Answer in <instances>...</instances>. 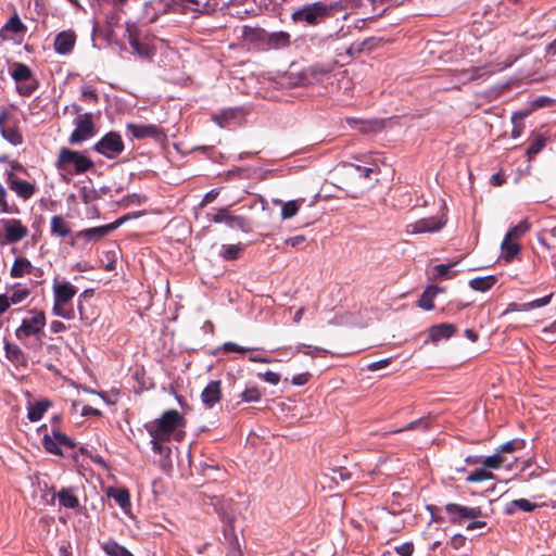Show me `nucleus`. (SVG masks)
Masks as SVG:
<instances>
[{
  "label": "nucleus",
  "instance_id": "obj_1",
  "mask_svg": "<svg viewBox=\"0 0 556 556\" xmlns=\"http://www.w3.org/2000/svg\"><path fill=\"white\" fill-rule=\"evenodd\" d=\"M184 425L185 419L182 415L175 409H170L165 412L159 419L147 425L146 429L151 438L168 441L172 433Z\"/></svg>",
  "mask_w": 556,
  "mask_h": 556
},
{
  "label": "nucleus",
  "instance_id": "obj_2",
  "mask_svg": "<svg viewBox=\"0 0 556 556\" xmlns=\"http://www.w3.org/2000/svg\"><path fill=\"white\" fill-rule=\"evenodd\" d=\"M71 165L74 167V173L78 175L90 170L94 166L92 160L80 152L61 148L55 162L56 168L68 170Z\"/></svg>",
  "mask_w": 556,
  "mask_h": 556
},
{
  "label": "nucleus",
  "instance_id": "obj_3",
  "mask_svg": "<svg viewBox=\"0 0 556 556\" xmlns=\"http://www.w3.org/2000/svg\"><path fill=\"white\" fill-rule=\"evenodd\" d=\"M330 12V9L324 2H314L305 4L295 10L291 18L295 23H306L308 25L319 24Z\"/></svg>",
  "mask_w": 556,
  "mask_h": 556
},
{
  "label": "nucleus",
  "instance_id": "obj_4",
  "mask_svg": "<svg viewBox=\"0 0 556 556\" xmlns=\"http://www.w3.org/2000/svg\"><path fill=\"white\" fill-rule=\"evenodd\" d=\"M237 514L238 509L236 507V503L233 502V500L222 496L217 515L219 516L220 520L225 523L224 536L230 544L237 542L233 529V523L237 519Z\"/></svg>",
  "mask_w": 556,
  "mask_h": 556
},
{
  "label": "nucleus",
  "instance_id": "obj_5",
  "mask_svg": "<svg viewBox=\"0 0 556 556\" xmlns=\"http://www.w3.org/2000/svg\"><path fill=\"white\" fill-rule=\"evenodd\" d=\"M74 124L75 129L68 138L71 144H79L92 138L97 132L92 113L79 114L75 118Z\"/></svg>",
  "mask_w": 556,
  "mask_h": 556
},
{
  "label": "nucleus",
  "instance_id": "obj_6",
  "mask_svg": "<svg viewBox=\"0 0 556 556\" xmlns=\"http://www.w3.org/2000/svg\"><path fill=\"white\" fill-rule=\"evenodd\" d=\"M92 149L108 159H115L124 151L125 146L118 132L110 131Z\"/></svg>",
  "mask_w": 556,
  "mask_h": 556
},
{
  "label": "nucleus",
  "instance_id": "obj_7",
  "mask_svg": "<svg viewBox=\"0 0 556 556\" xmlns=\"http://www.w3.org/2000/svg\"><path fill=\"white\" fill-rule=\"evenodd\" d=\"M29 314L30 316L24 318L15 331L16 338L20 340L38 334L46 326V315L42 311L34 309Z\"/></svg>",
  "mask_w": 556,
  "mask_h": 556
},
{
  "label": "nucleus",
  "instance_id": "obj_8",
  "mask_svg": "<svg viewBox=\"0 0 556 556\" xmlns=\"http://www.w3.org/2000/svg\"><path fill=\"white\" fill-rule=\"evenodd\" d=\"M0 224L3 229V236L0 237L2 243H16L28 236V228L20 219H1Z\"/></svg>",
  "mask_w": 556,
  "mask_h": 556
},
{
  "label": "nucleus",
  "instance_id": "obj_9",
  "mask_svg": "<svg viewBox=\"0 0 556 556\" xmlns=\"http://www.w3.org/2000/svg\"><path fill=\"white\" fill-rule=\"evenodd\" d=\"M445 224L446 218L444 215L425 217L408 224L406 226V232L409 235L437 232L441 230L445 226Z\"/></svg>",
  "mask_w": 556,
  "mask_h": 556
},
{
  "label": "nucleus",
  "instance_id": "obj_10",
  "mask_svg": "<svg viewBox=\"0 0 556 556\" xmlns=\"http://www.w3.org/2000/svg\"><path fill=\"white\" fill-rule=\"evenodd\" d=\"M126 31L128 36V42L134 51L142 59H150L154 54V50L148 42L141 41V30L134 23H127Z\"/></svg>",
  "mask_w": 556,
  "mask_h": 556
},
{
  "label": "nucleus",
  "instance_id": "obj_11",
  "mask_svg": "<svg viewBox=\"0 0 556 556\" xmlns=\"http://www.w3.org/2000/svg\"><path fill=\"white\" fill-rule=\"evenodd\" d=\"M125 220L126 217H121L108 225L83 229L75 233V238L84 239L86 242H97L102 238L106 237L113 230L117 229Z\"/></svg>",
  "mask_w": 556,
  "mask_h": 556
},
{
  "label": "nucleus",
  "instance_id": "obj_12",
  "mask_svg": "<svg viewBox=\"0 0 556 556\" xmlns=\"http://www.w3.org/2000/svg\"><path fill=\"white\" fill-rule=\"evenodd\" d=\"M128 134L135 139L152 138L156 141H162L166 138L165 131L154 124H132L126 125Z\"/></svg>",
  "mask_w": 556,
  "mask_h": 556
},
{
  "label": "nucleus",
  "instance_id": "obj_13",
  "mask_svg": "<svg viewBox=\"0 0 556 556\" xmlns=\"http://www.w3.org/2000/svg\"><path fill=\"white\" fill-rule=\"evenodd\" d=\"M445 510L450 516V522L457 525H460L466 519H477L482 516L479 507L463 506L455 503L447 504Z\"/></svg>",
  "mask_w": 556,
  "mask_h": 556
},
{
  "label": "nucleus",
  "instance_id": "obj_14",
  "mask_svg": "<svg viewBox=\"0 0 556 556\" xmlns=\"http://www.w3.org/2000/svg\"><path fill=\"white\" fill-rule=\"evenodd\" d=\"M214 223H225L231 228H237L243 232H249L252 229L251 223L247 217L233 215L228 208L223 207L212 217Z\"/></svg>",
  "mask_w": 556,
  "mask_h": 556
},
{
  "label": "nucleus",
  "instance_id": "obj_15",
  "mask_svg": "<svg viewBox=\"0 0 556 556\" xmlns=\"http://www.w3.org/2000/svg\"><path fill=\"white\" fill-rule=\"evenodd\" d=\"M0 132L5 140L14 146L21 144L23 141L16 122L12 121L5 111L0 113Z\"/></svg>",
  "mask_w": 556,
  "mask_h": 556
},
{
  "label": "nucleus",
  "instance_id": "obj_16",
  "mask_svg": "<svg viewBox=\"0 0 556 556\" xmlns=\"http://www.w3.org/2000/svg\"><path fill=\"white\" fill-rule=\"evenodd\" d=\"M8 184L10 189L13 190L23 200L30 199L36 191V186L34 184L14 178L12 170L8 173Z\"/></svg>",
  "mask_w": 556,
  "mask_h": 556
},
{
  "label": "nucleus",
  "instance_id": "obj_17",
  "mask_svg": "<svg viewBox=\"0 0 556 556\" xmlns=\"http://www.w3.org/2000/svg\"><path fill=\"white\" fill-rule=\"evenodd\" d=\"M76 36L71 30H64L59 33L54 38V50L59 54H68L74 49Z\"/></svg>",
  "mask_w": 556,
  "mask_h": 556
},
{
  "label": "nucleus",
  "instance_id": "obj_18",
  "mask_svg": "<svg viewBox=\"0 0 556 556\" xmlns=\"http://www.w3.org/2000/svg\"><path fill=\"white\" fill-rule=\"evenodd\" d=\"M222 399L220 381H211L202 391L201 400L202 403L207 407L212 408Z\"/></svg>",
  "mask_w": 556,
  "mask_h": 556
},
{
  "label": "nucleus",
  "instance_id": "obj_19",
  "mask_svg": "<svg viewBox=\"0 0 556 556\" xmlns=\"http://www.w3.org/2000/svg\"><path fill=\"white\" fill-rule=\"evenodd\" d=\"M76 292V288L70 282H54L53 285L54 302L56 303L66 304L74 298Z\"/></svg>",
  "mask_w": 556,
  "mask_h": 556
},
{
  "label": "nucleus",
  "instance_id": "obj_20",
  "mask_svg": "<svg viewBox=\"0 0 556 556\" xmlns=\"http://www.w3.org/2000/svg\"><path fill=\"white\" fill-rule=\"evenodd\" d=\"M290 34L287 31H266L264 43L270 49H281L290 46Z\"/></svg>",
  "mask_w": 556,
  "mask_h": 556
},
{
  "label": "nucleus",
  "instance_id": "obj_21",
  "mask_svg": "<svg viewBox=\"0 0 556 556\" xmlns=\"http://www.w3.org/2000/svg\"><path fill=\"white\" fill-rule=\"evenodd\" d=\"M456 332V327L453 324H439L429 329V338L432 342H439L442 339H448Z\"/></svg>",
  "mask_w": 556,
  "mask_h": 556
},
{
  "label": "nucleus",
  "instance_id": "obj_22",
  "mask_svg": "<svg viewBox=\"0 0 556 556\" xmlns=\"http://www.w3.org/2000/svg\"><path fill=\"white\" fill-rule=\"evenodd\" d=\"M239 37L249 43L262 42L266 38V30L260 27L243 26L240 28Z\"/></svg>",
  "mask_w": 556,
  "mask_h": 556
},
{
  "label": "nucleus",
  "instance_id": "obj_23",
  "mask_svg": "<svg viewBox=\"0 0 556 556\" xmlns=\"http://www.w3.org/2000/svg\"><path fill=\"white\" fill-rule=\"evenodd\" d=\"M56 498L60 506L71 509L79 507V500L76 496L73 488H63L56 493Z\"/></svg>",
  "mask_w": 556,
  "mask_h": 556
},
{
  "label": "nucleus",
  "instance_id": "obj_24",
  "mask_svg": "<svg viewBox=\"0 0 556 556\" xmlns=\"http://www.w3.org/2000/svg\"><path fill=\"white\" fill-rule=\"evenodd\" d=\"M328 75L329 71L312 66L306 72L302 73L295 85H309L315 81L323 80L324 77H327Z\"/></svg>",
  "mask_w": 556,
  "mask_h": 556
},
{
  "label": "nucleus",
  "instance_id": "obj_25",
  "mask_svg": "<svg viewBox=\"0 0 556 556\" xmlns=\"http://www.w3.org/2000/svg\"><path fill=\"white\" fill-rule=\"evenodd\" d=\"M50 231L52 236L65 238L71 233V227L61 215H54L50 222Z\"/></svg>",
  "mask_w": 556,
  "mask_h": 556
},
{
  "label": "nucleus",
  "instance_id": "obj_26",
  "mask_svg": "<svg viewBox=\"0 0 556 556\" xmlns=\"http://www.w3.org/2000/svg\"><path fill=\"white\" fill-rule=\"evenodd\" d=\"M521 245L518 241L509 239L504 236L501 243L502 256L506 262H511L514 257L520 252Z\"/></svg>",
  "mask_w": 556,
  "mask_h": 556
},
{
  "label": "nucleus",
  "instance_id": "obj_27",
  "mask_svg": "<svg viewBox=\"0 0 556 556\" xmlns=\"http://www.w3.org/2000/svg\"><path fill=\"white\" fill-rule=\"evenodd\" d=\"M440 290L437 286H428L418 300V306L425 311L433 309V300Z\"/></svg>",
  "mask_w": 556,
  "mask_h": 556
},
{
  "label": "nucleus",
  "instance_id": "obj_28",
  "mask_svg": "<svg viewBox=\"0 0 556 556\" xmlns=\"http://www.w3.org/2000/svg\"><path fill=\"white\" fill-rule=\"evenodd\" d=\"M26 30V26L22 23L21 18L17 14H14L9 18V21L3 25L0 29V37L2 39H8L5 33L11 31L14 34L24 33Z\"/></svg>",
  "mask_w": 556,
  "mask_h": 556
},
{
  "label": "nucleus",
  "instance_id": "obj_29",
  "mask_svg": "<svg viewBox=\"0 0 556 556\" xmlns=\"http://www.w3.org/2000/svg\"><path fill=\"white\" fill-rule=\"evenodd\" d=\"M51 406L50 401L41 400L34 404H29L27 417L30 421H38L42 418L43 414Z\"/></svg>",
  "mask_w": 556,
  "mask_h": 556
},
{
  "label": "nucleus",
  "instance_id": "obj_30",
  "mask_svg": "<svg viewBox=\"0 0 556 556\" xmlns=\"http://www.w3.org/2000/svg\"><path fill=\"white\" fill-rule=\"evenodd\" d=\"M11 76L16 84H22L29 81L33 78V73L26 64L14 63Z\"/></svg>",
  "mask_w": 556,
  "mask_h": 556
},
{
  "label": "nucleus",
  "instance_id": "obj_31",
  "mask_svg": "<svg viewBox=\"0 0 556 556\" xmlns=\"http://www.w3.org/2000/svg\"><path fill=\"white\" fill-rule=\"evenodd\" d=\"M497 281V278L493 275L485 277H477L469 281V287L475 291L485 292L490 290Z\"/></svg>",
  "mask_w": 556,
  "mask_h": 556
},
{
  "label": "nucleus",
  "instance_id": "obj_32",
  "mask_svg": "<svg viewBox=\"0 0 556 556\" xmlns=\"http://www.w3.org/2000/svg\"><path fill=\"white\" fill-rule=\"evenodd\" d=\"M30 269L31 264L27 258L17 257L11 267V276L13 278H20L23 277L25 274L30 273Z\"/></svg>",
  "mask_w": 556,
  "mask_h": 556
},
{
  "label": "nucleus",
  "instance_id": "obj_33",
  "mask_svg": "<svg viewBox=\"0 0 556 556\" xmlns=\"http://www.w3.org/2000/svg\"><path fill=\"white\" fill-rule=\"evenodd\" d=\"M536 507H539L538 504H533V503H531L530 501H528L526 498H518V500L511 501L508 504V506L506 508V513L507 514H514L517 509L522 510V511H532Z\"/></svg>",
  "mask_w": 556,
  "mask_h": 556
},
{
  "label": "nucleus",
  "instance_id": "obj_34",
  "mask_svg": "<svg viewBox=\"0 0 556 556\" xmlns=\"http://www.w3.org/2000/svg\"><path fill=\"white\" fill-rule=\"evenodd\" d=\"M109 496L113 497L116 504L124 510L130 507V496L126 489H115L109 492Z\"/></svg>",
  "mask_w": 556,
  "mask_h": 556
},
{
  "label": "nucleus",
  "instance_id": "obj_35",
  "mask_svg": "<svg viewBox=\"0 0 556 556\" xmlns=\"http://www.w3.org/2000/svg\"><path fill=\"white\" fill-rule=\"evenodd\" d=\"M102 549L109 556H134L126 547L117 544L115 541H108L103 543Z\"/></svg>",
  "mask_w": 556,
  "mask_h": 556
},
{
  "label": "nucleus",
  "instance_id": "obj_36",
  "mask_svg": "<svg viewBox=\"0 0 556 556\" xmlns=\"http://www.w3.org/2000/svg\"><path fill=\"white\" fill-rule=\"evenodd\" d=\"M531 228L530 223L528 219H523L520 223H518L516 226L511 227L505 237L513 239L515 241H518L521 237H523Z\"/></svg>",
  "mask_w": 556,
  "mask_h": 556
},
{
  "label": "nucleus",
  "instance_id": "obj_37",
  "mask_svg": "<svg viewBox=\"0 0 556 556\" xmlns=\"http://www.w3.org/2000/svg\"><path fill=\"white\" fill-rule=\"evenodd\" d=\"M243 251L241 243L224 244L220 250V256L226 261L237 260Z\"/></svg>",
  "mask_w": 556,
  "mask_h": 556
},
{
  "label": "nucleus",
  "instance_id": "obj_38",
  "mask_svg": "<svg viewBox=\"0 0 556 556\" xmlns=\"http://www.w3.org/2000/svg\"><path fill=\"white\" fill-rule=\"evenodd\" d=\"M42 445L45 450L54 455H62V450L60 444L58 443L55 435L45 434L42 438Z\"/></svg>",
  "mask_w": 556,
  "mask_h": 556
},
{
  "label": "nucleus",
  "instance_id": "obj_39",
  "mask_svg": "<svg viewBox=\"0 0 556 556\" xmlns=\"http://www.w3.org/2000/svg\"><path fill=\"white\" fill-rule=\"evenodd\" d=\"M302 202L303 200H292L285 203L281 208V217L283 219L293 217L299 212Z\"/></svg>",
  "mask_w": 556,
  "mask_h": 556
},
{
  "label": "nucleus",
  "instance_id": "obj_40",
  "mask_svg": "<svg viewBox=\"0 0 556 556\" xmlns=\"http://www.w3.org/2000/svg\"><path fill=\"white\" fill-rule=\"evenodd\" d=\"M491 479H494V475L491 471H489L484 468H481V469H476L472 472H470L468 475V477L466 478V481L476 483V482H481V481L491 480Z\"/></svg>",
  "mask_w": 556,
  "mask_h": 556
},
{
  "label": "nucleus",
  "instance_id": "obj_41",
  "mask_svg": "<svg viewBox=\"0 0 556 556\" xmlns=\"http://www.w3.org/2000/svg\"><path fill=\"white\" fill-rule=\"evenodd\" d=\"M427 428H428V422L425 419L421 418V419L414 420V421L407 424L403 428H399V429H395V430H392V431H389V432H383L381 435L384 437V435H388L390 433H401V432H404V431L416 430V429H424V430H426Z\"/></svg>",
  "mask_w": 556,
  "mask_h": 556
},
{
  "label": "nucleus",
  "instance_id": "obj_42",
  "mask_svg": "<svg viewBox=\"0 0 556 556\" xmlns=\"http://www.w3.org/2000/svg\"><path fill=\"white\" fill-rule=\"evenodd\" d=\"M546 138L544 136H538L528 147L527 156L529 161L542 151L545 147Z\"/></svg>",
  "mask_w": 556,
  "mask_h": 556
},
{
  "label": "nucleus",
  "instance_id": "obj_43",
  "mask_svg": "<svg viewBox=\"0 0 556 556\" xmlns=\"http://www.w3.org/2000/svg\"><path fill=\"white\" fill-rule=\"evenodd\" d=\"M505 462L503 455H501L497 451L495 454L484 457L481 464L490 469H498Z\"/></svg>",
  "mask_w": 556,
  "mask_h": 556
},
{
  "label": "nucleus",
  "instance_id": "obj_44",
  "mask_svg": "<svg viewBox=\"0 0 556 556\" xmlns=\"http://www.w3.org/2000/svg\"><path fill=\"white\" fill-rule=\"evenodd\" d=\"M237 116L236 110L229 109L223 111L220 114L214 115L213 119L215 123H217L220 127H225L229 124L231 119H235Z\"/></svg>",
  "mask_w": 556,
  "mask_h": 556
},
{
  "label": "nucleus",
  "instance_id": "obj_45",
  "mask_svg": "<svg viewBox=\"0 0 556 556\" xmlns=\"http://www.w3.org/2000/svg\"><path fill=\"white\" fill-rule=\"evenodd\" d=\"M201 497V504L203 506H210L213 508V510L218 514V509H219V505H220V501H222V496H217V495H208L206 493H202L200 495Z\"/></svg>",
  "mask_w": 556,
  "mask_h": 556
},
{
  "label": "nucleus",
  "instance_id": "obj_46",
  "mask_svg": "<svg viewBox=\"0 0 556 556\" xmlns=\"http://www.w3.org/2000/svg\"><path fill=\"white\" fill-rule=\"evenodd\" d=\"M456 76L458 77L459 83L466 84L479 77V70L468 68L456 71Z\"/></svg>",
  "mask_w": 556,
  "mask_h": 556
},
{
  "label": "nucleus",
  "instance_id": "obj_47",
  "mask_svg": "<svg viewBox=\"0 0 556 556\" xmlns=\"http://www.w3.org/2000/svg\"><path fill=\"white\" fill-rule=\"evenodd\" d=\"M525 442L522 440H511L502 444L496 451L502 455L503 453H513L523 447Z\"/></svg>",
  "mask_w": 556,
  "mask_h": 556
},
{
  "label": "nucleus",
  "instance_id": "obj_48",
  "mask_svg": "<svg viewBox=\"0 0 556 556\" xmlns=\"http://www.w3.org/2000/svg\"><path fill=\"white\" fill-rule=\"evenodd\" d=\"M552 296H553V294H548V295L543 296L541 299H536L534 301L525 303V304H522V308L525 311H529V309H533V308H538V307H543V306L547 305L551 302Z\"/></svg>",
  "mask_w": 556,
  "mask_h": 556
},
{
  "label": "nucleus",
  "instance_id": "obj_49",
  "mask_svg": "<svg viewBox=\"0 0 556 556\" xmlns=\"http://www.w3.org/2000/svg\"><path fill=\"white\" fill-rule=\"evenodd\" d=\"M241 397L244 402H257L262 397V393L256 387H252L244 390Z\"/></svg>",
  "mask_w": 556,
  "mask_h": 556
},
{
  "label": "nucleus",
  "instance_id": "obj_50",
  "mask_svg": "<svg viewBox=\"0 0 556 556\" xmlns=\"http://www.w3.org/2000/svg\"><path fill=\"white\" fill-rule=\"evenodd\" d=\"M119 14L116 12V11H111L109 12L106 15H105V23H106V27H108V33L110 35L113 34L114 31V28L118 25L119 23Z\"/></svg>",
  "mask_w": 556,
  "mask_h": 556
},
{
  "label": "nucleus",
  "instance_id": "obj_51",
  "mask_svg": "<svg viewBox=\"0 0 556 556\" xmlns=\"http://www.w3.org/2000/svg\"><path fill=\"white\" fill-rule=\"evenodd\" d=\"M5 197H7V191H5L4 187L0 184V210H1V212L16 213L18 211L17 207L15 205L10 206L5 201Z\"/></svg>",
  "mask_w": 556,
  "mask_h": 556
},
{
  "label": "nucleus",
  "instance_id": "obj_52",
  "mask_svg": "<svg viewBox=\"0 0 556 556\" xmlns=\"http://www.w3.org/2000/svg\"><path fill=\"white\" fill-rule=\"evenodd\" d=\"M36 88H37V84L34 78H31L27 83L17 84V91L20 92V94L26 96V97L30 96L35 91Z\"/></svg>",
  "mask_w": 556,
  "mask_h": 556
},
{
  "label": "nucleus",
  "instance_id": "obj_53",
  "mask_svg": "<svg viewBox=\"0 0 556 556\" xmlns=\"http://www.w3.org/2000/svg\"><path fill=\"white\" fill-rule=\"evenodd\" d=\"M29 295L28 289H17L12 292L10 296H8L10 305L11 304H17L23 302L27 296Z\"/></svg>",
  "mask_w": 556,
  "mask_h": 556
},
{
  "label": "nucleus",
  "instance_id": "obj_54",
  "mask_svg": "<svg viewBox=\"0 0 556 556\" xmlns=\"http://www.w3.org/2000/svg\"><path fill=\"white\" fill-rule=\"evenodd\" d=\"M53 313L60 317L65 319H72L74 317V311L72 308L67 309L64 307V303L54 302Z\"/></svg>",
  "mask_w": 556,
  "mask_h": 556
},
{
  "label": "nucleus",
  "instance_id": "obj_55",
  "mask_svg": "<svg viewBox=\"0 0 556 556\" xmlns=\"http://www.w3.org/2000/svg\"><path fill=\"white\" fill-rule=\"evenodd\" d=\"M223 351L227 353H247L253 351L251 348H243L235 342H226L223 344Z\"/></svg>",
  "mask_w": 556,
  "mask_h": 556
},
{
  "label": "nucleus",
  "instance_id": "obj_56",
  "mask_svg": "<svg viewBox=\"0 0 556 556\" xmlns=\"http://www.w3.org/2000/svg\"><path fill=\"white\" fill-rule=\"evenodd\" d=\"M81 98L85 101H92L94 103L98 102V100H99V96H98L96 89H93L90 86H84L81 88Z\"/></svg>",
  "mask_w": 556,
  "mask_h": 556
},
{
  "label": "nucleus",
  "instance_id": "obj_57",
  "mask_svg": "<svg viewBox=\"0 0 556 556\" xmlns=\"http://www.w3.org/2000/svg\"><path fill=\"white\" fill-rule=\"evenodd\" d=\"M258 377L270 384H278L280 381V375L270 370L264 374H258Z\"/></svg>",
  "mask_w": 556,
  "mask_h": 556
},
{
  "label": "nucleus",
  "instance_id": "obj_58",
  "mask_svg": "<svg viewBox=\"0 0 556 556\" xmlns=\"http://www.w3.org/2000/svg\"><path fill=\"white\" fill-rule=\"evenodd\" d=\"M53 434L61 447L66 446L72 448L75 446V443L66 434L60 431H53Z\"/></svg>",
  "mask_w": 556,
  "mask_h": 556
},
{
  "label": "nucleus",
  "instance_id": "obj_59",
  "mask_svg": "<svg viewBox=\"0 0 556 556\" xmlns=\"http://www.w3.org/2000/svg\"><path fill=\"white\" fill-rule=\"evenodd\" d=\"M455 264H439L434 266L435 277L442 278V277H448L451 268Z\"/></svg>",
  "mask_w": 556,
  "mask_h": 556
},
{
  "label": "nucleus",
  "instance_id": "obj_60",
  "mask_svg": "<svg viewBox=\"0 0 556 556\" xmlns=\"http://www.w3.org/2000/svg\"><path fill=\"white\" fill-rule=\"evenodd\" d=\"M395 552L401 556H412L414 545L412 543H403L395 547Z\"/></svg>",
  "mask_w": 556,
  "mask_h": 556
},
{
  "label": "nucleus",
  "instance_id": "obj_61",
  "mask_svg": "<svg viewBox=\"0 0 556 556\" xmlns=\"http://www.w3.org/2000/svg\"><path fill=\"white\" fill-rule=\"evenodd\" d=\"M391 362V358H384V359H380L378 362H374V363H370L367 368L368 370L370 371H376V370H379L381 368H384L387 367Z\"/></svg>",
  "mask_w": 556,
  "mask_h": 556
},
{
  "label": "nucleus",
  "instance_id": "obj_62",
  "mask_svg": "<svg viewBox=\"0 0 556 556\" xmlns=\"http://www.w3.org/2000/svg\"><path fill=\"white\" fill-rule=\"evenodd\" d=\"M320 351H324V350L318 346H312V345H298L295 348V352H298V353L302 352L306 355H313L314 352H320Z\"/></svg>",
  "mask_w": 556,
  "mask_h": 556
},
{
  "label": "nucleus",
  "instance_id": "obj_63",
  "mask_svg": "<svg viewBox=\"0 0 556 556\" xmlns=\"http://www.w3.org/2000/svg\"><path fill=\"white\" fill-rule=\"evenodd\" d=\"M306 240V238L303 236V235H298V236H294V237H290V238H287L285 240V244L287 245H291V247H298L302 243H304Z\"/></svg>",
  "mask_w": 556,
  "mask_h": 556
},
{
  "label": "nucleus",
  "instance_id": "obj_64",
  "mask_svg": "<svg viewBox=\"0 0 556 556\" xmlns=\"http://www.w3.org/2000/svg\"><path fill=\"white\" fill-rule=\"evenodd\" d=\"M308 379H309V374L304 372V374H299V375L294 376L292 378L291 382L294 386H304L308 382Z\"/></svg>",
  "mask_w": 556,
  "mask_h": 556
}]
</instances>
